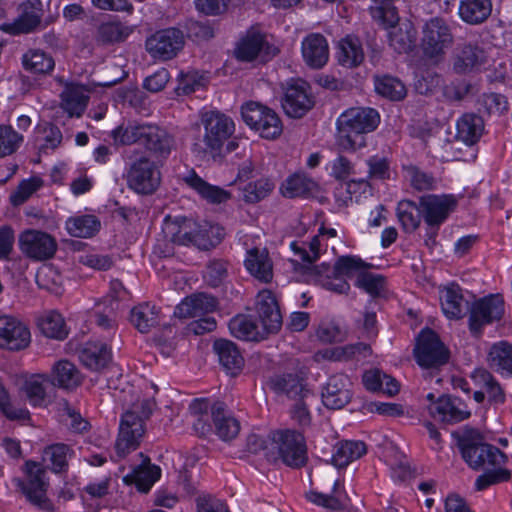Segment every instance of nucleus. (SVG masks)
Here are the masks:
<instances>
[{
    "label": "nucleus",
    "mask_w": 512,
    "mask_h": 512,
    "mask_svg": "<svg viewBox=\"0 0 512 512\" xmlns=\"http://www.w3.org/2000/svg\"><path fill=\"white\" fill-rule=\"evenodd\" d=\"M320 235H315L309 243L292 242L291 249L299 258L309 264L315 262L320 256Z\"/></svg>",
    "instance_id": "338daca9"
},
{
    "label": "nucleus",
    "mask_w": 512,
    "mask_h": 512,
    "mask_svg": "<svg viewBox=\"0 0 512 512\" xmlns=\"http://www.w3.org/2000/svg\"><path fill=\"white\" fill-rule=\"evenodd\" d=\"M241 115L243 121L263 138L275 139L282 133V122L276 112L258 102L242 105Z\"/></svg>",
    "instance_id": "9d476101"
},
{
    "label": "nucleus",
    "mask_w": 512,
    "mask_h": 512,
    "mask_svg": "<svg viewBox=\"0 0 512 512\" xmlns=\"http://www.w3.org/2000/svg\"><path fill=\"white\" fill-rule=\"evenodd\" d=\"M486 61V54L476 42H460L451 55L452 70L458 75H466L478 70Z\"/></svg>",
    "instance_id": "a211bd4d"
},
{
    "label": "nucleus",
    "mask_w": 512,
    "mask_h": 512,
    "mask_svg": "<svg viewBox=\"0 0 512 512\" xmlns=\"http://www.w3.org/2000/svg\"><path fill=\"white\" fill-rule=\"evenodd\" d=\"M456 200L448 195H424L420 198L422 217L428 225V241L435 243V237L440 225L455 209Z\"/></svg>",
    "instance_id": "ddd939ff"
},
{
    "label": "nucleus",
    "mask_w": 512,
    "mask_h": 512,
    "mask_svg": "<svg viewBox=\"0 0 512 512\" xmlns=\"http://www.w3.org/2000/svg\"><path fill=\"white\" fill-rule=\"evenodd\" d=\"M396 20H391V30L388 33L390 45L398 53H406L411 50L415 41V32L410 23H403L399 26H394Z\"/></svg>",
    "instance_id": "864d4df0"
},
{
    "label": "nucleus",
    "mask_w": 512,
    "mask_h": 512,
    "mask_svg": "<svg viewBox=\"0 0 512 512\" xmlns=\"http://www.w3.org/2000/svg\"><path fill=\"white\" fill-rule=\"evenodd\" d=\"M303 61L313 69H320L329 59V45L324 35L310 33L303 38L301 43Z\"/></svg>",
    "instance_id": "b1692460"
},
{
    "label": "nucleus",
    "mask_w": 512,
    "mask_h": 512,
    "mask_svg": "<svg viewBox=\"0 0 512 512\" xmlns=\"http://www.w3.org/2000/svg\"><path fill=\"white\" fill-rule=\"evenodd\" d=\"M163 233L174 244L193 245L201 250H209L224 238L223 227L207 221L197 222L185 217L165 219Z\"/></svg>",
    "instance_id": "f257e3e1"
},
{
    "label": "nucleus",
    "mask_w": 512,
    "mask_h": 512,
    "mask_svg": "<svg viewBox=\"0 0 512 512\" xmlns=\"http://www.w3.org/2000/svg\"><path fill=\"white\" fill-rule=\"evenodd\" d=\"M218 302L215 297L197 293L186 297L175 308L174 315L181 319L200 317L216 310Z\"/></svg>",
    "instance_id": "bb28decb"
},
{
    "label": "nucleus",
    "mask_w": 512,
    "mask_h": 512,
    "mask_svg": "<svg viewBox=\"0 0 512 512\" xmlns=\"http://www.w3.org/2000/svg\"><path fill=\"white\" fill-rule=\"evenodd\" d=\"M280 190L287 198H306L317 193L318 184L305 173L298 172L289 176L282 183Z\"/></svg>",
    "instance_id": "c9c22d12"
},
{
    "label": "nucleus",
    "mask_w": 512,
    "mask_h": 512,
    "mask_svg": "<svg viewBox=\"0 0 512 512\" xmlns=\"http://www.w3.org/2000/svg\"><path fill=\"white\" fill-rule=\"evenodd\" d=\"M483 130L484 122L479 115L467 113L457 121V137L468 145L476 143Z\"/></svg>",
    "instance_id": "a18cd8bd"
},
{
    "label": "nucleus",
    "mask_w": 512,
    "mask_h": 512,
    "mask_svg": "<svg viewBox=\"0 0 512 512\" xmlns=\"http://www.w3.org/2000/svg\"><path fill=\"white\" fill-rule=\"evenodd\" d=\"M24 69L33 74H48L53 71L55 61L51 55L40 49H30L22 56Z\"/></svg>",
    "instance_id": "8fccbe9b"
},
{
    "label": "nucleus",
    "mask_w": 512,
    "mask_h": 512,
    "mask_svg": "<svg viewBox=\"0 0 512 512\" xmlns=\"http://www.w3.org/2000/svg\"><path fill=\"white\" fill-rule=\"evenodd\" d=\"M185 43L184 33L175 27L161 29L146 39L147 52L155 59L170 60L183 48Z\"/></svg>",
    "instance_id": "4468645a"
},
{
    "label": "nucleus",
    "mask_w": 512,
    "mask_h": 512,
    "mask_svg": "<svg viewBox=\"0 0 512 512\" xmlns=\"http://www.w3.org/2000/svg\"><path fill=\"white\" fill-rule=\"evenodd\" d=\"M313 106L314 99L306 82L295 81L288 84L282 99V107L289 117L301 118Z\"/></svg>",
    "instance_id": "412c9836"
},
{
    "label": "nucleus",
    "mask_w": 512,
    "mask_h": 512,
    "mask_svg": "<svg viewBox=\"0 0 512 512\" xmlns=\"http://www.w3.org/2000/svg\"><path fill=\"white\" fill-rule=\"evenodd\" d=\"M25 474V479H14L16 487L32 506L44 512H54V504L47 496L49 482L43 465L31 460L26 461Z\"/></svg>",
    "instance_id": "0eeeda50"
},
{
    "label": "nucleus",
    "mask_w": 512,
    "mask_h": 512,
    "mask_svg": "<svg viewBox=\"0 0 512 512\" xmlns=\"http://www.w3.org/2000/svg\"><path fill=\"white\" fill-rule=\"evenodd\" d=\"M327 484L328 486L331 484L333 485L331 493H324L322 491L311 490L306 494V497L312 503L332 510H338L342 506L341 500L339 498V482L337 480H334L333 477H330L327 480Z\"/></svg>",
    "instance_id": "bf43d9fd"
},
{
    "label": "nucleus",
    "mask_w": 512,
    "mask_h": 512,
    "mask_svg": "<svg viewBox=\"0 0 512 512\" xmlns=\"http://www.w3.org/2000/svg\"><path fill=\"white\" fill-rule=\"evenodd\" d=\"M42 184L43 182L39 177H31L23 180L18 185L17 189L11 193L10 202L14 206L22 205L42 186Z\"/></svg>",
    "instance_id": "774afa93"
},
{
    "label": "nucleus",
    "mask_w": 512,
    "mask_h": 512,
    "mask_svg": "<svg viewBox=\"0 0 512 512\" xmlns=\"http://www.w3.org/2000/svg\"><path fill=\"white\" fill-rule=\"evenodd\" d=\"M133 32V26L113 18L97 26L94 40L102 46L115 45L126 41Z\"/></svg>",
    "instance_id": "cd10ccee"
},
{
    "label": "nucleus",
    "mask_w": 512,
    "mask_h": 512,
    "mask_svg": "<svg viewBox=\"0 0 512 512\" xmlns=\"http://www.w3.org/2000/svg\"><path fill=\"white\" fill-rule=\"evenodd\" d=\"M352 382L345 374L332 375L322 391V402L329 409H341L352 397Z\"/></svg>",
    "instance_id": "4be33fe9"
},
{
    "label": "nucleus",
    "mask_w": 512,
    "mask_h": 512,
    "mask_svg": "<svg viewBox=\"0 0 512 512\" xmlns=\"http://www.w3.org/2000/svg\"><path fill=\"white\" fill-rule=\"evenodd\" d=\"M374 87L377 94L391 101H400L407 93L402 81L390 75H376L374 77Z\"/></svg>",
    "instance_id": "603ef678"
},
{
    "label": "nucleus",
    "mask_w": 512,
    "mask_h": 512,
    "mask_svg": "<svg viewBox=\"0 0 512 512\" xmlns=\"http://www.w3.org/2000/svg\"><path fill=\"white\" fill-rule=\"evenodd\" d=\"M414 355L417 363L426 369H438L450 358L449 350L431 329H424L419 334Z\"/></svg>",
    "instance_id": "f8f14e48"
},
{
    "label": "nucleus",
    "mask_w": 512,
    "mask_h": 512,
    "mask_svg": "<svg viewBox=\"0 0 512 512\" xmlns=\"http://www.w3.org/2000/svg\"><path fill=\"white\" fill-rule=\"evenodd\" d=\"M488 454L489 456H485L484 466L481 468L485 472L478 476L475 482L476 489L479 491L486 489L490 485L509 481L511 478V472L508 469L502 468V465L507 462V456L499 448V456L496 457L494 451Z\"/></svg>",
    "instance_id": "5701e85b"
},
{
    "label": "nucleus",
    "mask_w": 512,
    "mask_h": 512,
    "mask_svg": "<svg viewBox=\"0 0 512 512\" xmlns=\"http://www.w3.org/2000/svg\"><path fill=\"white\" fill-rule=\"evenodd\" d=\"M337 58L340 65L347 68L358 67L365 58L359 38L348 35L338 43Z\"/></svg>",
    "instance_id": "58836bf2"
},
{
    "label": "nucleus",
    "mask_w": 512,
    "mask_h": 512,
    "mask_svg": "<svg viewBox=\"0 0 512 512\" xmlns=\"http://www.w3.org/2000/svg\"><path fill=\"white\" fill-rule=\"evenodd\" d=\"M371 348L368 344L358 342L355 344H349L342 347H336L327 351L326 354L329 359L334 361H348L354 358L367 357L371 354Z\"/></svg>",
    "instance_id": "680f3d73"
},
{
    "label": "nucleus",
    "mask_w": 512,
    "mask_h": 512,
    "mask_svg": "<svg viewBox=\"0 0 512 512\" xmlns=\"http://www.w3.org/2000/svg\"><path fill=\"white\" fill-rule=\"evenodd\" d=\"M44 455L50 461L52 471L61 473L67 470L73 450L67 444L56 443L46 447Z\"/></svg>",
    "instance_id": "4d7b16f0"
},
{
    "label": "nucleus",
    "mask_w": 512,
    "mask_h": 512,
    "mask_svg": "<svg viewBox=\"0 0 512 512\" xmlns=\"http://www.w3.org/2000/svg\"><path fill=\"white\" fill-rule=\"evenodd\" d=\"M229 330L231 334L238 339L245 341L264 340L268 333L265 328L257 323L249 315H237L229 321Z\"/></svg>",
    "instance_id": "7c9ffc66"
},
{
    "label": "nucleus",
    "mask_w": 512,
    "mask_h": 512,
    "mask_svg": "<svg viewBox=\"0 0 512 512\" xmlns=\"http://www.w3.org/2000/svg\"><path fill=\"white\" fill-rule=\"evenodd\" d=\"M19 249L24 256L33 261H46L55 255L57 251L56 239L50 234L27 229L19 235Z\"/></svg>",
    "instance_id": "2eb2a0df"
},
{
    "label": "nucleus",
    "mask_w": 512,
    "mask_h": 512,
    "mask_svg": "<svg viewBox=\"0 0 512 512\" xmlns=\"http://www.w3.org/2000/svg\"><path fill=\"white\" fill-rule=\"evenodd\" d=\"M441 305L444 314L450 319L462 318L469 308V303L464 299L461 288L456 284H451L443 290Z\"/></svg>",
    "instance_id": "4c0bfd02"
},
{
    "label": "nucleus",
    "mask_w": 512,
    "mask_h": 512,
    "mask_svg": "<svg viewBox=\"0 0 512 512\" xmlns=\"http://www.w3.org/2000/svg\"><path fill=\"white\" fill-rule=\"evenodd\" d=\"M366 451V445L362 441L339 442L333 449L332 464L337 468H344L366 454Z\"/></svg>",
    "instance_id": "79ce46f5"
},
{
    "label": "nucleus",
    "mask_w": 512,
    "mask_h": 512,
    "mask_svg": "<svg viewBox=\"0 0 512 512\" xmlns=\"http://www.w3.org/2000/svg\"><path fill=\"white\" fill-rule=\"evenodd\" d=\"M89 90L81 84H67L61 93L62 107L70 116H81L87 107Z\"/></svg>",
    "instance_id": "72a5a7b5"
},
{
    "label": "nucleus",
    "mask_w": 512,
    "mask_h": 512,
    "mask_svg": "<svg viewBox=\"0 0 512 512\" xmlns=\"http://www.w3.org/2000/svg\"><path fill=\"white\" fill-rule=\"evenodd\" d=\"M318 283L327 290L339 294H345L349 291L350 285L344 279L343 275L332 274L327 271V265L322 264L316 268Z\"/></svg>",
    "instance_id": "052dcab7"
},
{
    "label": "nucleus",
    "mask_w": 512,
    "mask_h": 512,
    "mask_svg": "<svg viewBox=\"0 0 512 512\" xmlns=\"http://www.w3.org/2000/svg\"><path fill=\"white\" fill-rule=\"evenodd\" d=\"M31 334L28 327L18 318L0 316V348L20 351L29 346Z\"/></svg>",
    "instance_id": "6ab92c4d"
},
{
    "label": "nucleus",
    "mask_w": 512,
    "mask_h": 512,
    "mask_svg": "<svg viewBox=\"0 0 512 512\" xmlns=\"http://www.w3.org/2000/svg\"><path fill=\"white\" fill-rule=\"evenodd\" d=\"M256 308L261 326L266 332H278L282 325V316L271 291L263 290L258 294Z\"/></svg>",
    "instance_id": "a878e982"
},
{
    "label": "nucleus",
    "mask_w": 512,
    "mask_h": 512,
    "mask_svg": "<svg viewBox=\"0 0 512 512\" xmlns=\"http://www.w3.org/2000/svg\"><path fill=\"white\" fill-rule=\"evenodd\" d=\"M273 449L281 461L292 468H300L307 462V447L304 436L295 430H279L273 433Z\"/></svg>",
    "instance_id": "1a4fd4ad"
},
{
    "label": "nucleus",
    "mask_w": 512,
    "mask_h": 512,
    "mask_svg": "<svg viewBox=\"0 0 512 512\" xmlns=\"http://www.w3.org/2000/svg\"><path fill=\"white\" fill-rule=\"evenodd\" d=\"M154 408L151 400H143L140 404L122 415L119 435L115 449L119 457H124L138 448L140 439L144 434V420L148 419Z\"/></svg>",
    "instance_id": "39448f33"
},
{
    "label": "nucleus",
    "mask_w": 512,
    "mask_h": 512,
    "mask_svg": "<svg viewBox=\"0 0 512 512\" xmlns=\"http://www.w3.org/2000/svg\"><path fill=\"white\" fill-rule=\"evenodd\" d=\"M128 184L137 193L151 194L160 184V171L153 161L142 157L131 165Z\"/></svg>",
    "instance_id": "f3484780"
},
{
    "label": "nucleus",
    "mask_w": 512,
    "mask_h": 512,
    "mask_svg": "<svg viewBox=\"0 0 512 512\" xmlns=\"http://www.w3.org/2000/svg\"><path fill=\"white\" fill-rule=\"evenodd\" d=\"M43 5L40 0H28L20 4L19 15L12 22H5L0 29L10 35L35 32L42 24Z\"/></svg>",
    "instance_id": "dca6fc26"
},
{
    "label": "nucleus",
    "mask_w": 512,
    "mask_h": 512,
    "mask_svg": "<svg viewBox=\"0 0 512 512\" xmlns=\"http://www.w3.org/2000/svg\"><path fill=\"white\" fill-rule=\"evenodd\" d=\"M82 382V375L77 367L68 360L56 362L51 371L50 383L62 389L72 390Z\"/></svg>",
    "instance_id": "f704fd0d"
},
{
    "label": "nucleus",
    "mask_w": 512,
    "mask_h": 512,
    "mask_svg": "<svg viewBox=\"0 0 512 512\" xmlns=\"http://www.w3.org/2000/svg\"><path fill=\"white\" fill-rule=\"evenodd\" d=\"M50 378L44 374H35L27 378L22 386V392L33 406H42L46 402V386Z\"/></svg>",
    "instance_id": "3c124183"
},
{
    "label": "nucleus",
    "mask_w": 512,
    "mask_h": 512,
    "mask_svg": "<svg viewBox=\"0 0 512 512\" xmlns=\"http://www.w3.org/2000/svg\"><path fill=\"white\" fill-rule=\"evenodd\" d=\"M453 44L452 28L445 19L433 17L423 24L420 47L427 59L439 63Z\"/></svg>",
    "instance_id": "6e6552de"
},
{
    "label": "nucleus",
    "mask_w": 512,
    "mask_h": 512,
    "mask_svg": "<svg viewBox=\"0 0 512 512\" xmlns=\"http://www.w3.org/2000/svg\"><path fill=\"white\" fill-rule=\"evenodd\" d=\"M161 470L156 465L139 466L124 477L125 482L135 484L142 493H147L159 479Z\"/></svg>",
    "instance_id": "5fc2aeb1"
},
{
    "label": "nucleus",
    "mask_w": 512,
    "mask_h": 512,
    "mask_svg": "<svg viewBox=\"0 0 512 512\" xmlns=\"http://www.w3.org/2000/svg\"><path fill=\"white\" fill-rule=\"evenodd\" d=\"M403 169L406 180L415 190L425 191L434 188L435 178L431 174L422 171L414 165L404 166Z\"/></svg>",
    "instance_id": "69168bd1"
},
{
    "label": "nucleus",
    "mask_w": 512,
    "mask_h": 512,
    "mask_svg": "<svg viewBox=\"0 0 512 512\" xmlns=\"http://www.w3.org/2000/svg\"><path fill=\"white\" fill-rule=\"evenodd\" d=\"M273 188L274 183L271 180L267 178L258 179L248 183L243 188V199L247 203H257L267 197Z\"/></svg>",
    "instance_id": "0e129e2a"
},
{
    "label": "nucleus",
    "mask_w": 512,
    "mask_h": 512,
    "mask_svg": "<svg viewBox=\"0 0 512 512\" xmlns=\"http://www.w3.org/2000/svg\"><path fill=\"white\" fill-rule=\"evenodd\" d=\"M80 361L91 370L104 368L111 360V352L106 344L88 342L79 354Z\"/></svg>",
    "instance_id": "a19ab883"
},
{
    "label": "nucleus",
    "mask_w": 512,
    "mask_h": 512,
    "mask_svg": "<svg viewBox=\"0 0 512 512\" xmlns=\"http://www.w3.org/2000/svg\"><path fill=\"white\" fill-rule=\"evenodd\" d=\"M203 135L193 144V151L198 155H215L234 133L233 120L218 111H207L201 115Z\"/></svg>",
    "instance_id": "20e7f679"
},
{
    "label": "nucleus",
    "mask_w": 512,
    "mask_h": 512,
    "mask_svg": "<svg viewBox=\"0 0 512 512\" xmlns=\"http://www.w3.org/2000/svg\"><path fill=\"white\" fill-rule=\"evenodd\" d=\"M489 366L502 376L512 377V343H494L487 356Z\"/></svg>",
    "instance_id": "ea45409f"
},
{
    "label": "nucleus",
    "mask_w": 512,
    "mask_h": 512,
    "mask_svg": "<svg viewBox=\"0 0 512 512\" xmlns=\"http://www.w3.org/2000/svg\"><path fill=\"white\" fill-rule=\"evenodd\" d=\"M115 143L142 145L157 157L167 158L175 147V138L165 128L152 123H129L112 131Z\"/></svg>",
    "instance_id": "7ed1b4c3"
},
{
    "label": "nucleus",
    "mask_w": 512,
    "mask_h": 512,
    "mask_svg": "<svg viewBox=\"0 0 512 512\" xmlns=\"http://www.w3.org/2000/svg\"><path fill=\"white\" fill-rule=\"evenodd\" d=\"M193 409L201 413L194 422V429L200 436L205 437L212 432V426L208 423L210 418L212 419L215 433L223 441H230L238 435L240 424L228 411L224 402H214L210 407V415L207 412L202 413V410L207 411L208 409V404L204 401L197 403Z\"/></svg>",
    "instance_id": "423d86ee"
},
{
    "label": "nucleus",
    "mask_w": 512,
    "mask_h": 512,
    "mask_svg": "<svg viewBox=\"0 0 512 512\" xmlns=\"http://www.w3.org/2000/svg\"><path fill=\"white\" fill-rule=\"evenodd\" d=\"M370 265L356 256H342L333 266L327 265V271L332 274H340L344 277L357 276L367 270Z\"/></svg>",
    "instance_id": "13d9d810"
},
{
    "label": "nucleus",
    "mask_w": 512,
    "mask_h": 512,
    "mask_svg": "<svg viewBox=\"0 0 512 512\" xmlns=\"http://www.w3.org/2000/svg\"><path fill=\"white\" fill-rule=\"evenodd\" d=\"M279 50L267 40L266 34L259 27H250L240 37L234 48V56L241 62H252L258 57L267 61L278 54Z\"/></svg>",
    "instance_id": "9b49d317"
},
{
    "label": "nucleus",
    "mask_w": 512,
    "mask_h": 512,
    "mask_svg": "<svg viewBox=\"0 0 512 512\" xmlns=\"http://www.w3.org/2000/svg\"><path fill=\"white\" fill-rule=\"evenodd\" d=\"M130 322L141 333H148L159 323V310L155 305L142 303L131 310Z\"/></svg>",
    "instance_id": "49530a36"
},
{
    "label": "nucleus",
    "mask_w": 512,
    "mask_h": 512,
    "mask_svg": "<svg viewBox=\"0 0 512 512\" xmlns=\"http://www.w3.org/2000/svg\"><path fill=\"white\" fill-rule=\"evenodd\" d=\"M100 227V220L91 214L70 217L66 221L67 232L78 238H90L100 230Z\"/></svg>",
    "instance_id": "de8ad7c7"
},
{
    "label": "nucleus",
    "mask_w": 512,
    "mask_h": 512,
    "mask_svg": "<svg viewBox=\"0 0 512 512\" xmlns=\"http://www.w3.org/2000/svg\"><path fill=\"white\" fill-rule=\"evenodd\" d=\"M471 379L476 387L482 389L491 405H502L506 394L497 379L485 368H476L471 373Z\"/></svg>",
    "instance_id": "2f4dec72"
},
{
    "label": "nucleus",
    "mask_w": 512,
    "mask_h": 512,
    "mask_svg": "<svg viewBox=\"0 0 512 512\" xmlns=\"http://www.w3.org/2000/svg\"><path fill=\"white\" fill-rule=\"evenodd\" d=\"M244 264L248 272L259 281L264 283L271 281L273 265L266 249H249Z\"/></svg>",
    "instance_id": "c756f323"
},
{
    "label": "nucleus",
    "mask_w": 512,
    "mask_h": 512,
    "mask_svg": "<svg viewBox=\"0 0 512 512\" xmlns=\"http://www.w3.org/2000/svg\"><path fill=\"white\" fill-rule=\"evenodd\" d=\"M461 454L465 462L474 470H481L484 466L485 456H489L488 453L498 454V447L486 443H474L471 441H462L460 443Z\"/></svg>",
    "instance_id": "37998d69"
},
{
    "label": "nucleus",
    "mask_w": 512,
    "mask_h": 512,
    "mask_svg": "<svg viewBox=\"0 0 512 512\" xmlns=\"http://www.w3.org/2000/svg\"><path fill=\"white\" fill-rule=\"evenodd\" d=\"M38 326L43 335L55 340H64L69 333L63 316L57 311L46 312L39 318Z\"/></svg>",
    "instance_id": "09e8293b"
},
{
    "label": "nucleus",
    "mask_w": 512,
    "mask_h": 512,
    "mask_svg": "<svg viewBox=\"0 0 512 512\" xmlns=\"http://www.w3.org/2000/svg\"><path fill=\"white\" fill-rule=\"evenodd\" d=\"M271 388L277 393L286 394L289 398L310 399L313 397L310 390L305 387L302 379L294 374L275 375L270 379Z\"/></svg>",
    "instance_id": "473e14b6"
},
{
    "label": "nucleus",
    "mask_w": 512,
    "mask_h": 512,
    "mask_svg": "<svg viewBox=\"0 0 512 512\" xmlns=\"http://www.w3.org/2000/svg\"><path fill=\"white\" fill-rule=\"evenodd\" d=\"M492 11L490 0H462L459 5L460 18L468 24H480Z\"/></svg>",
    "instance_id": "c03bdc74"
},
{
    "label": "nucleus",
    "mask_w": 512,
    "mask_h": 512,
    "mask_svg": "<svg viewBox=\"0 0 512 512\" xmlns=\"http://www.w3.org/2000/svg\"><path fill=\"white\" fill-rule=\"evenodd\" d=\"M380 122L375 109L352 107L345 110L336 121V145L341 151L356 152L366 146L365 134L374 131Z\"/></svg>",
    "instance_id": "f03ea898"
},
{
    "label": "nucleus",
    "mask_w": 512,
    "mask_h": 512,
    "mask_svg": "<svg viewBox=\"0 0 512 512\" xmlns=\"http://www.w3.org/2000/svg\"><path fill=\"white\" fill-rule=\"evenodd\" d=\"M421 207L410 200H402L397 205V217L407 233L414 232L421 223Z\"/></svg>",
    "instance_id": "6e6d98bb"
},
{
    "label": "nucleus",
    "mask_w": 512,
    "mask_h": 512,
    "mask_svg": "<svg viewBox=\"0 0 512 512\" xmlns=\"http://www.w3.org/2000/svg\"><path fill=\"white\" fill-rule=\"evenodd\" d=\"M24 141L22 134L10 125H0V158L14 154Z\"/></svg>",
    "instance_id": "e2e57ef3"
},
{
    "label": "nucleus",
    "mask_w": 512,
    "mask_h": 512,
    "mask_svg": "<svg viewBox=\"0 0 512 512\" xmlns=\"http://www.w3.org/2000/svg\"><path fill=\"white\" fill-rule=\"evenodd\" d=\"M184 182L195 190L202 198L215 204H220L231 198L230 192L209 184L203 180L194 170H191L184 178Z\"/></svg>",
    "instance_id": "e433bc0d"
},
{
    "label": "nucleus",
    "mask_w": 512,
    "mask_h": 512,
    "mask_svg": "<svg viewBox=\"0 0 512 512\" xmlns=\"http://www.w3.org/2000/svg\"><path fill=\"white\" fill-rule=\"evenodd\" d=\"M504 313V301L500 295H490L477 301L470 311L469 325L474 334L495 320H500Z\"/></svg>",
    "instance_id": "aec40b11"
},
{
    "label": "nucleus",
    "mask_w": 512,
    "mask_h": 512,
    "mask_svg": "<svg viewBox=\"0 0 512 512\" xmlns=\"http://www.w3.org/2000/svg\"><path fill=\"white\" fill-rule=\"evenodd\" d=\"M428 411L434 419L447 423L460 422L470 416V411L459 399L448 396H441L430 403Z\"/></svg>",
    "instance_id": "393cba45"
},
{
    "label": "nucleus",
    "mask_w": 512,
    "mask_h": 512,
    "mask_svg": "<svg viewBox=\"0 0 512 512\" xmlns=\"http://www.w3.org/2000/svg\"><path fill=\"white\" fill-rule=\"evenodd\" d=\"M219 363L232 376L239 374L244 366V358L237 345L227 339H218L213 344Z\"/></svg>",
    "instance_id": "c85d7f7f"
}]
</instances>
